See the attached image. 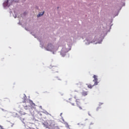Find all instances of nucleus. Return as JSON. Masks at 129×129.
Masks as SVG:
<instances>
[{
  "mask_svg": "<svg viewBox=\"0 0 129 129\" xmlns=\"http://www.w3.org/2000/svg\"><path fill=\"white\" fill-rule=\"evenodd\" d=\"M76 93H78V91H74L72 92V94H76Z\"/></svg>",
  "mask_w": 129,
  "mask_h": 129,
  "instance_id": "obj_9",
  "label": "nucleus"
},
{
  "mask_svg": "<svg viewBox=\"0 0 129 129\" xmlns=\"http://www.w3.org/2000/svg\"><path fill=\"white\" fill-rule=\"evenodd\" d=\"M23 103L26 102V97H25V96H24V97L23 98Z\"/></svg>",
  "mask_w": 129,
  "mask_h": 129,
  "instance_id": "obj_11",
  "label": "nucleus"
},
{
  "mask_svg": "<svg viewBox=\"0 0 129 129\" xmlns=\"http://www.w3.org/2000/svg\"><path fill=\"white\" fill-rule=\"evenodd\" d=\"M44 13H45V12H43L41 13H40L38 15H37V18H39V17H42V16H43V15H44Z\"/></svg>",
  "mask_w": 129,
  "mask_h": 129,
  "instance_id": "obj_7",
  "label": "nucleus"
},
{
  "mask_svg": "<svg viewBox=\"0 0 129 129\" xmlns=\"http://www.w3.org/2000/svg\"><path fill=\"white\" fill-rule=\"evenodd\" d=\"M92 124H94V123H92V122H91V123H90V125H91Z\"/></svg>",
  "mask_w": 129,
  "mask_h": 129,
  "instance_id": "obj_16",
  "label": "nucleus"
},
{
  "mask_svg": "<svg viewBox=\"0 0 129 129\" xmlns=\"http://www.w3.org/2000/svg\"><path fill=\"white\" fill-rule=\"evenodd\" d=\"M72 105H74V104H72Z\"/></svg>",
  "mask_w": 129,
  "mask_h": 129,
  "instance_id": "obj_17",
  "label": "nucleus"
},
{
  "mask_svg": "<svg viewBox=\"0 0 129 129\" xmlns=\"http://www.w3.org/2000/svg\"><path fill=\"white\" fill-rule=\"evenodd\" d=\"M68 52V49L66 48H63L61 50L60 54L62 57H65V55H66V53Z\"/></svg>",
  "mask_w": 129,
  "mask_h": 129,
  "instance_id": "obj_3",
  "label": "nucleus"
},
{
  "mask_svg": "<svg viewBox=\"0 0 129 129\" xmlns=\"http://www.w3.org/2000/svg\"><path fill=\"white\" fill-rule=\"evenodd\" d=\"M76 103H77V104L78 105H79V103H80V100L79 99H77L76 100Z\"/></svg>",
  "mask_w": 129,
  "mask_h": 129,
  "instance_id": "obj_8",
  "label": "nucleus"
},
{
  "mask_svg": "<svg viewBox=\"0 0 129 129\" xmlns=\"http://www.w3.org/2000/svg\"><path fill=\"white\" fill-rule=\"evenodd\" d=\"M80 108V109H82V107L80 106L79 105H78Z\"/></svg>",
  "mask_w": 129,
  "mask_h": 129,
  "instance_id": "obj_13",
  "label": "nucleus"
},
{
  "mask_svg": "<svg viewBox=\"0 0 129 129\" xmlns=\"http://www.w3.org/2000/svg\"><path fill=\"white\" fill-rule=\"evenodd\" d=\"M93 77L94 79L93 81L94 82H95L94 84L93 85H91V84H87L88 88H90V89H91V88H92V87H93V86L95 85H97V84H98V82H97V76L96 75H94Z\"/></svg>",
  "mask_w": 129,
  "mask_h": 129,
  "instance_id": "obj_1",
  "label": "nucleus"
},
{
  "mask_svg": "<svg viewBox=\"0 0 129 129\" xmlns=\"http://www.w3.org/2000/svg\"><path fill=\"white\" fill-rule=\"evenodd\" d=\"M30 104L31 106V108L32 109H36V104L33 102V101H30Z\"/></svg>",
  "mask_w": 129,
  "mask_h": 129,
  "instance_id": "obj_4",
  "label": "nucleus"
},
{
  "mask_svg": "<svg viewBox=\"0 0 129 129\" xmlns=\"http://www.w3.org/2000/svg\"><path fill=\"white\" fill-rule=\"evenodd\" d=\"M81 94L82 96H86L87 94H88V92L85 91H83V92L81 93Z\"/></svg>",
  "mask_w": 129,
  "mask_h": 129,
  "instance_id": "obj_6",
  "label": "nucleus"
},
{
  "mask_svg": "<svg viewBox=\"0 0 129 129\" xmlns=\"http://www.w3.org/2000/svg\"><path fill=\"white\" fill-rule=\"evenodd\" d=\"M77 85H79L80 86H81V85H82V83L80 82L79 84H77Z\"/></svg>",
  "mask_w": 129,
  "mask_h": 129,
  "instance_id": "obj_12",
  "label": "nucleus"
},
{
  "mask_svg": "<svg viewBox=\"0 0 129 129\" xmlns=\"http://www.w3.org/2000/svg\"><path fill=\"white\" fill-rule=\"evenodd\" d=\"M0 127H1V128H2V129H4V128H3V126H2V125H0Z\"/></svg>",
  "mask_w": 129,
  "mask_h": 129,
  "instance_id": "obj_14",
  "label": "nucleus"
},
{
  "mask_svg": "<svg viewBox=\"0 0 129 129\" xmlns=\"http://www.w3.org/2000/svg\"><path fill=\"white\" fill-rule=\"evenodd\" d=\"M43 93H48V92L45 91V92H43Z\"/></svg>",
  "mask_w": 129,
  "mask_h": 129,
  "instance_id": "obj_15",
  "label": "nucleus"
},
{
  "mask_svg": "<svg viewBox=\"0 0 129 129\" xmlns=\"http://www.w3.org/2000/svg\"><path fill=\"white\" fill-rule=\"evenodd\" d=\"M44 48L47 51H52L54 48V46H53L51 43H48Z\"/></svg>",
  "mask_w": 129,
  "mask_h": 129,
  "instance_id": "obj_2",
  "label": "nucleus"
},
{
  "mask_svg": "<svg viewBox=\"0 0 129 129\" xmlns=\"http://www.w3.org/2000/svg\"><path fill=\"white\" fill-rule=\"evenodd\" d=\"M29 107H30V106H28V105L24 106L25 109H29Z\"/></svg>",
  "mask_w": 129,
  "mask_h": 129,
  "instance_id": "obj_10",
  "label": "nucleus"
},
{
  "mask_svg": "<svg viewBox=\"0 0 129 129\" xmlns=\"http://www.w3.org/2000/svg\"><path fill=\"white\" fill-rule=\"evenodd\" d=\"M9 2H10V0H7L5 1L3 4L4 7H10V5H9Z\"/></svg>",
  "mask_w": 129,
  "mask_h": 129,
  "instance_id": "obj_5",
  "label": "nucleus"
}]
</instances>
